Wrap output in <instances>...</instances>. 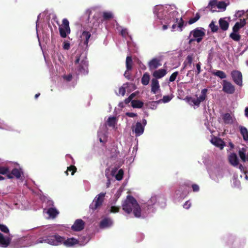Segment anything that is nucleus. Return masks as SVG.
<instances>
[{"label": "nucleus", "mask_w": 248, "mask_h": 248, "mask_svg": "<svg viewBox=\"0 0 248 248\" xmlns=\"http://www.w3.org/2000/svg\"><path fill=\"white\" fill-rule=\"evenodd\" d=\"M154 25L163 31L171 28V31H181L184 21L174 5H156L153 8Z\"/></svg>", "instance_id": "1"}, {"label": "nucleus", "mask_w": 248, "mask_h": 248, "mask_svg": "<svg viewBox=\"0 0 248 248\" xmlns=\"http://www.w3.org/2000/svg\"><path fill=\"white\" fill-rule=\"evenodd\" d=\"M123 210L127 214L132 213L136 217L144 218L146 217V211L143 205L140 207L136 200L131 196H127L126 199L123 202Z\"/></svg>", "instance_id": "2"}, {"label": "nucleus", "mask_w": 248, "mask_h": 248, "mask_svg": "<svg viewBox=\"0 0 248 248\" xmlns=\"http://www.w3.org/2000/svg\"><path fill=\"white\" fill-rule=\"evenodd\" d=\"M63 240V236L56 233H51L39 238L34 244L46 243L53 246H59L62 245Z\"/></svg>", "instance_id": "3"}, {"label": "nucleus", "mask_w": 248, "mask_h": 248, "mask_svg": "<svg viewBox=\"0 0 248 248\" xmlns=\"http://www.w3.org/2000/svg\"><path fill=\"white\" fill-rule=\"evenodd\" d=\"M76 73L78 74H87L88 73V62L86 53H82L78 55L75 62Z\"/></svg>", "instance_id": "4"}, {"label": "nucleus", "mask_w": 248, "mask_h": 248, "mask_svg": "<svg viewBox=\"0 0 248 248\" xmlns=\"http://www.w3.org/2000/svg\"><path fill=\"white\" fill-rule=\"evenodd\" d=\"M205 36V30L202 27L196 28L190 32L189 36L192 38L189 40V44L193 41L200 43Z\"/></svg>", "instance_id": "5"}, {"label": "nucleus", "mask_w": 248, "mask_h": 248, "mask_svg": "<svg viewBox=\"0 0 248 248\" xmlns=\"http://www.w3.org/2000/svg\"><path fill=\"white\" fill-rule=\"evenodd\" d=\"M162 198L156 195H152L151 198L146 203L143 204V208H145V211H146V217L151 214L154 213L155 211L154 206Z\"/></svg>", "instance_id": "6"}, {"label": "nucleus", "mask_w": 248, "mask_h": 248, "mask_svg": "<svg viewBox=\"0 0 248 248\" xmlns=\"http://www.w3.org/2000/svg\"><path fill=\"white\" fill-rule=\"evenodd\" d=\"M106 193L102 192L96 195L90 205V209L94 210L99 207L102 204Z\"/></svg>", "instance_id": "7"}, {"label": "nucleus", "mask_w": 248, "mask_h": 248, "mask_svg": "<svg viewBox=\"0 0 248 248\" xmlns=\"http://www.w3.org/2000/svg\"><path fill=\"white\" fill-rule=\"evenodd\" d=\"M47 207L44 209V212L47 213L51 218L55 217L59 214L58 211L53 207V202L47 200L46 202Z\"/></svg>", "instance_id": "8"}, {"label": "nucleus", "mask_w": 248, "mask_h": 248, "mask_svg": "<svg viewBox=\"0 0 248 248\" xmlns=\"http://www.w3.org/2000/svg\"><path fill=\"white\" fill-rule=\"evenodd\" d=\"M59 31L61 37L65 38L67 35L70 33V29L69 27V23L68 20L64 18L62 20V24L59 27Z\"/></svg>", "instance_id": "9"}, {"label": "nucleus", "mask_w": 248, "mask_h": 248, "mask_svg": "<svg viewBox=\"0 0 248 248\" xmlns=\"http://www.w3.org/2000/svg\"><path fill=\"white\" fill-rule=\"evenodd\" d=\"M222 86V91L226 93L233 94L235 92L234 86L226 80H223Z\"/></svg>", "instance_id": "10"}, {"label": "nucleus", "mask_w": 248, "mask_h": 248, "mask_svg": "<svg viewBox=\"0 0 248 248\" xmlns=\"http://www.w3.org/2000/svg\"><path fill=\"white\" fill-rule=\"evenodd\" d=\"M231 76L234 82L239 86L242 85V74L238 70H233L231 72Z\"/></svg>", "instance_id": "11"}, {"label": "nucleus", "mask_w": 248, "mask_h": 248, "mask_svg": "<svg viewBox=\"0 0 248 248\" xmlns=\"http://www.w3.org/2000/svg\"><path fill=\"white\" fill-rule=\"evenodd\" d=\"M98 138L100 142L106 141L107 138V127L105 125L101 126L98 132Z\"/></svg>", "instance_id": "12"}, {"label": "nucleus", "mask_w": 248, "mask_h": 248, "mask_svg": "<svg viewBox=\"0 0 248 248\" xmlns=\"http://www.w3.org/2000/svg\"><path fill=\"white\" fill-rule=\"evenodd\" d=\"M132 130L135 134L136 137H139L144 132V125H142L141 123L137 122L135 125L132 126Z\"/></svg>", "instance_id": "13"}, {"label": "nucleus", "mask_w": 248, "mask_h": 248, "mask_svg": "<svg viewBox=\"0 0 248 248\" xmlns=\"http://www.w3.org/2000/svg\"><path fill=\"white\" fill-rule=\"evenodd\" d=\"M91 37V33L88 31H83L80 36V43L88 46L89 40Z\"/></svg>", "instance_id": "14"}, {"label": "nucleus", "mask_w": 248, "mask_h": 248, "mask_svg": "<svg viewBox=\"0 0 248 248\" xmlns=\"http://www.w3.org/2000/svg\"><path fill=\"white\" fill-rule=\"evenodd\" d=\"M63 242L62 243V245H64L66 247H73L74 245L78 244L79 241L78 239L74 237L66 238L63 236Z\"/></svg>", "instance_id": "15"}, {"label": "nucleus", "mask_w": 248, "mask_h": 248, "mask_svg": "<svg viewBox=\"0 0 248 248\" xmlns=\"http://www.w3.org/2000/svg\"><path fill=\"white\" fill-rule=\"evenodd\" d=\"M161 65V59L154 58L148 62V66L150 70L155 69Z\"/></svg>", "instance_id": "16"}, {"label": "nucleus", "mask_w": 248, "mask_h": 248, "mask_svg": "<svg viewBox=\"0 0 248 248\" xmlns=\"http://www.w3.org/2000/svg\"><path fill=\"white\" fill-rule=\"evenodd\" d=\"M118 120L116 117L114 116H110L108 118L106 124L109 127H111L113 129L116 130L117 127Z\"/></svg>", "instance_id": "17"}, {"label": "nucleus", "mask_w": 248, "mask_h": 248, "mask_svg": "<svg viewBox=\"0 0 248 248\" xmlns=\"http://www.w3.org/2000/svg\"><path fill=\"white\" fill-rule=\"evenodd\" d=\"M151 92L154 94L157 93L160 91V85L157 79L152 78L151 80Z\"/></svg>", "instance_id": "18"}, {"label": "nucleus", "mask_w": 248, "mask_h": 248, "mask_svg": "<svg viewBox=\"0 0 248 248\" xmlns=\"http://www.w3.org/2000/svg\"><path fill=\"white\" fill-rule=\"evenodd\" d=\"M11 241V238L9 235H3L2 234L0 233V247H6L10 244Z\"/></svg>", "instance_id": "19"}, {"label": "nucleus", "mask_w": 248, "mask_h": 248, "mask_svg": "<svg viewBox=\"0 0 248 248\" xmlns=\"http://www.w3.org/2000/svg\"><path fill=\"white\" fill-rule=\"evenodd\" d=\"M211 142L221 150L223 149L225 146L224 142L220 138L217 137L213 138L211 140Z\"/></svg>", "instance_id": "20"}, {"label": "nucleus", "mask_w": 248, "mask_h": 248, "mask_svg": "<svg viewBox=\"0 0 248 248\" xmlns=\"http://www.w3.org/2000/svg\"><path fill=\"white\" fill-rule=\"evenodd\" d=\"M84 222L81 219H77L72 226V229L75 231H79L84 228Z\"/></svg>", "instance_id": "21"}, {"label": "nucleus", "mask_w": 248, "mask_h": 248, "mask_svg": "<svg viewBox=\"0 0 248 248\" xmlns=\"http://www.w3.org/2000/svg\"><path fill=\"white\" fill-rule=\"evenodd\" d=\"M22 174L23 172L21 169H14L11 172H10L8 174V178H12L15 177L18 179L21 177Z\"/></svg>", "instance_id": "22"}, {"label": "nucleus", "mask_w": 248, "mask_h": 248, "mask_svg": "<svg viewBox=\"0 0 248 248\" xmlns=\"http://www.w3.org/2000/svg\"><path fill=\"white\" fill-rule=\"evenodd\" d=\"M111 174L115 177L116 180L120 181L123 178L124 171L122 169L118 170V169H115L111 170Z\"/></svg>", "instance_id": "23"}, {"label": "nucleus", "mask_w": 248, "mask_h": 248, "mask_svg": "<svg viewBox=\"0 0 248 248\" xmlns=\"http://www.w3.org/2000/svg\"><path fill=\"white\" fill-rule=\"evenodd\" d=\"M166 70L164 68H161L154 71L153 73V76L155 78H154L157 79L163 78L166 75Z\"/></svg>", "instance_id": "24"}, {"label": "nucleus", "mask_w": 248, "mask_h": 248, "mask_svg": "<svg viewBox=\"0 0 248 248\" xmlns=\"http://www.w3.org/2000/svg\"><path fill=\"white\" fill-rule=\"evenodd\" d=\"M113 224V221L110 218H105L100 223V227L101 228L105 229L111 226Z\"/></svg>", "instance_id": "25"}, {"label": "nucleus", "mask_w": 248, "mask_h": 248, "mask_svg": "<svg viewBox=\"0 0 248 248\" xmlns=\"http://www.w3.org/2000/svg\"><path fill=\"white\" fill-rule=\"evenodd\" d=\"M246 24V19L245 18L240 19V22H237L232 28L233 32H238L239 30L243 27Z\"/></svg>", "instance_id": "26"}, {"label": "nucleus", "mask_w": 248, "mask_h": 248, "mask_svg": "<svg viewBox=\"0 0 248 248\" xmlns=\"http://www.w3.org/2000/svg\"><path fill=\"white\" fill-rule=\"evenodd\" d=\"M230 163L233 166H236L238 165V159L237 155L235 153H232L228 157Z\"/></svg>", "instance_id": "27"}, {"label": "nucleus", "mask_w": 248, "mask_h": 248, "mask_svg": "<svg viewBox=\"0 0 248 248\" xmlns=\"http://www.w3.org/2000/svg\"><path fill=\"white\" fill-rule=\"evenodd\" d=\"M220 28L223 31H227L229 26V22L224 18H220L218 20Z\"/></svg>", "instance_id": "28"}, {"label": "nucleus", "mask_w": 248, "mask_h": 248, "mask_svg": "<svg viewBox=\"0 0 248 248\" xmlns=\"http://www.w3.org/2000/svg\"><path fill=\"white\" fill-rule=\"evenodd\" d=\"M187 102L191 106L197 107H199L201 103L197 97L195 98L192 97H187Z\"/></svg>", "instance_id": "29"}, {"label": "nucleus", "mask_w": 248, "mask_h": 248, "mask_svg": "<svg viewBox=\"0 0 248 248\" xmlns=\"http://www.w3.org/2000/svg\"><path fill=\"white\" fill-rule=\"evenodd\" d=\"M132 60L131 57L130 56H127L126 59V66L127 71L125 72L124 74V76L129 78L128 76L127 75V71L130 70L132 69Z\"/></svg>", "instance_id": "30"}, {"label": "nucleus", "mask_w": 248, "mask_h": 248, "mask_svg": "<svg viewBox=\"0 0 248 248\" xmlns=\"http://www.w3.org/2000/svg\"><path fill=\"white\" fill-rule=\"evenodd\" d=\"M222 119L225 124H232L233 123L232 118L229 113H226L223 114L222 116Z\"/></svg>", "instance_id": "31"}, {"label": "nucleus", "mask_w": 248, "mask_h": 248, "mask_svg": "<svg viewBox=\"0 0 248 248\" xmlns=\"http://www.w3.org/2000/svg\"><path fill=\"white\" fill-rule=\"evenodd\" d=\"M240 131L242 135L243 139L245 141L248 140V129L243 126H240Z\"/></svg>", "instance_id": "32"}, {"label": "nucleus", "mask_w": 248, "mask_h": 248, "mask_svg": "<svg viewBox=\"0 0 248 248\" xmlns=\"http://www.w3.org/2000/svg\"><path fill=\"white\" fill-rule=\"evenodd\" d=\"M208 89L204 88L202 89L201 92V95L199 97H197L201 102L205 100L207 97Z\"/></svg>", "instance_id": "33"}, {"label": "nucleus", "mask_w": 248, "mask_h": 248, "mask_svg": "<svg viewBox=\"0 0 248 248\" xmlns=\"http://www.w3.org/2000/svg\"><path fill=\"white\" fill-rule=\"evenodd\" d=\"M186 197L185 192H182L180 190H177L175 195V200L176 202H179Z\"/></svg>", "instance_id": "34"}, {"label": "nucleus", "mask_w": 248, "mask_h": 248, "mask_svg": "<svg viewBox=\"0 0 248 248\" xmlns=\"http://www.w3.org/2000/svg\"><path fill=\"white\" fill-rule=\"evenodd\" d=\"M217 0H211L207 6V8L210 9V11L212 12L216 11L214 9L216 7H217Z\"/></svg>", "instance_id": "35"}, {"label": "nucleus", "mask_w": 248, "mask_h": 248, "mask_svg": "<svg viewBox=\"0 0 248 248\" xmlns=\"http://www.w3.org/2000/svg\"><path fill=\"white\" fill-rule=\"evenodd\" d=\"M150 79V77L148 73H145L143 74L141 81L143 85H147L149 84Z\"/></svg>", "instance_id": "36"}, {"label": "nucleus", "mask_w": 248, "mask_h": 248, "mask_svg": "<svg viewBox=\"0 0 248 248\" xmlns=\"http://www.w3.org/2000/svg\"><path fill=\"white\" fill-rule=\"evenodd\" d=\"M143 103L138 100H133L131 101V106L134 108H141Z\"/></svg>", "instance_id": "37"}, {"label": "nucleus", "mask_w": 248, "mask_h": 248, "mask_svg": "<svg viewBox=\"0 0 248 248\" xmlns=\"http://www.w3.org/2000/svg\"><path fill=\"white\" fill-rule=\"evenodd\" d=\"M0 129L7 130H12V127L0 119Z\"/></svg>", "instance_id": "38"}, {"label": "nucleus", "mask_w": 248, "mask_h": 248, "mask_svg": "<svg viewBox=\"0 0 248 248\" xmlns=\"http://www.w3.org/2000/svg\"><path fill=\"white\" fill-rule=\"evenodd\" d=\"M212 74L221 79L225 78L227 77L226 74L223 71L220 70H217L216 71L213 72Z\"/></svg>", "instance_id": "39"}, {"label": "nucleus", "mask_w": 248, "mask_h": 248, "mask_svg": "<svg viewBox=\"0 0 248 248\" xmlns=\"http://www.w3.org/2000/svg\"><path fill=\"white\" fill-rule=\"evenodd\" d=\"M89 240L90 237L89 236H83L78 240L79 241L78 244L80 245L83 246L87 244Z\"/></svg>", "instance_id": "40"}, {"label": "nucleus", "mask_w": 248, "mask_h": 248, "mask_svg": "<svg viewBox=\"0 0 248 248\" xmlns=\"http://www.w3.org/2000/svg\"><path fill=\"white\" fill-rule=\"evenodd\" d=\"M237 32H232L230 34V37L235 41H239L241 39V35L237 33Z\"/></svg>", "instance_id": "41"}, {"label": "nucleus", "mask_w": 248, "mask_h": 248, "mask_svg": "<svg viewBox=\"0 0 248 248\" xmlns=\"http://www.w3.org/2000/svg\"><path fill=\"white\" fill-rule=\"evenodd\" d=\"M246 151V150L244 148H243L241 150H240L238 152L239 155L243 162H245L247 160L245 154Z\"/></svg>", "instance_id": "42"}, {"label": "nucleus", "mask_w": 248, "mask_h": 248, "mask_svg": "<svg viewBox=\"0 0 248 248\" xmlns=\"http://www.w3.org/2000/svg\"><path fill=\"white\" fill-rule=\"evenodd\" d=\"M209 27L210 28L211 31L212 32H216L218 30V27L217 25H215V22L213 20L211 21V22L209 25Z\"/></svg>", "instance_id": "43"}, {"label": "nucleus", "mask_w": 248, "mask_h": 248, "mask_svg": "<svg viewBox=\"0 0 248 248\" xmlns=\"http://www.w3.org/2000/svg\"><path fill=\"white\" fill-rule=\"evenodd\" d=\"M103 17L104 19H109L113 18V15L111 12H104L103 13Z\"/></svg>", "instance_id": "44"}, {"label": "nucleus", "mask_w": 248, "mask_h": 248, "mask_svg": "<svg viewBox=\"0 0 248 248\" xmlns=\"http://www.w3.org/2000/svg\"><path fill=\"white\" fill-rule=\"evenodd\" d=\"M172 98V96L171 95H165L163 96L162 99L159 100L158 102L166 103L170 102Z\"/></svg>", "instance_id": "45"}, {"label": "nucleus", "mask_w": 248, "mask_h": 248, "mask_svg": "<svg viewBox=\"0 0 248 248\" xmlns=\"http://www.w3.org/2000/svg\"><path fill=\"white\" fill-rule=\"evenodd\" d=\"M10 170L9 168L6 167H0V174H6L8 177V174L9 173Z\"/></svg>", "instance_id": "46"}, {"label": "nucleus", "mask_w": 248, "mask_h": 248, "mask_svg": "<svg viewBox=\"0 0 248 248\" xmlns=\"http://www.w3.org/2000/svg\"><path fill=\"white\" fill-rule=\"evenodd\" d=\"M226 7H227V4L224 1H218V2L217 1V7L218 9H222L223 11H224L226 10Z\"/></svg>", "instance_id": "47"}, {"label": "nucleus", "mask_w": 248, "mask_h": 248, "mask_svg": "<svg viewBox=\"0 0 248 248\" xmlns=\"http://www.w3.org/2000/svg\"><path fill=\"white\" fill-rule=\"evenodd\" d=\"M200 18V15L199 13H197L194 17L190 18L188 23L189 24H192L198 21Z\"/></svg>", "instance_id": "48"}, {"label": "nucleus", "mask_w": 248, "mask_h": 248, "mask_svg": "<svg viewBox=\"0 0 248 248\" xmlns=\"http://www.w3.org/2000/svg\"><path fill=\"white\" fill-rule=\"evenodd\" d=\"M76 170H77V169L75 166H74L73 165H71L70 167L67 168V170L65 171V173L66 174V175H68V171H71V175H74V173L76 172Z\"/></svg>", "instance_id": "49"}, {"label": "nucleus", "mask_w": 248, "mask_h": 248, "mask_svg": "<svg viewBox=\"0 0 248 248\" xmlns=\"http://www.w3.org/2000/svg\"><path fill=\"white\" fill-rule=\"evenodd\" d=\"M0 230L4 232V233H6V234H7V235H9V230L8 228V227L4 225H3V224H0Z\"/></svg>", "instance_id": "50"}, {"label": "nucleus", "mask_w": 248, "mask_h": 248, "mask_svg": "<svg viewBox=\"0 0 248 248\" xmlns=\"http://www.w3.org/2000/svg\"><path fill=\"white\" fill-rule=\"evenodd\" d=\"M128 84H124L123 86L120 88L119 90V93L120 94H121L122 96H124L125 93V88L127 87Z\"/></svg>", "instance_id": "51"}, {"label": "nucleus", "mask_w": 248, "mask_h": 248, "mask_svg": "<svg viewBox=\"0 0 248 248\" xmlns=\"http://www.w3.org/2000/svg\"><path fill=\"white\" fill-rule=\"evenodd\" d=\"M119 207H117L115 206H111L109 209L108 210V212L112 213H117L119 211Z\"/></svg>", "instance_id": "52"}, {"label": "nucleus", "mask_w": 248, "mask_h": 248, "mask_svg": "<svg viewBox=\"0 0 248 248\" xmlns=\"http://www.w3.org/2000/svg\"><path fill=\"white\" fill-rule=\"evenodd\" d=\"M63 78L66 81H70L72 79V75L71 74H69L67 75H64Z\"/></svg>", "instance_id": "53"}, {"label": "nucleus", "mask_w": 248, "mask_h": 248, "mask_svg": "<svg viewBox=\"0 0 248 248\" xmlns=\"http://www.w3.org/2000/svg\"><path fill=\"white\" fill-rule=\"evenodd\" d=\"M184 92L182 90H178V98L181 99L185 100V98L183 97Z\"/></svg>", "instance_id": "54"}, {"label": "nucleus", "mask_w": 248, "mask_h": 248, "mask_svg": "<svg viewBox=\"0 0 248 248\" xmlns=\"http://www.w3.org/2000/svg\"><path fill=\"white\" fill-rule=\"evenodd\" d=\"M159 103V102H158V101L152 102L150 106V108L152 109H155L157 107V104Z\"/></svg>", "instance_id": "55"}, {"label": "nucleus", "mask_w": 248, "mask_h": 248, "mask_svg": "<svg viewBox=\"0 0 248 248\" xmlns=\"http://www.w3.org/2000/svg\"><path fill=\"white\" fill-rule=\"evenodd\" d=\"M178 75V73L177 72H174L173 73L170 77V82H172L173 81H174L176 78V77Z\"/></svg>", "instance_id": "56"}, {"label": "nucleus", "mask_w": 248, "mask_h": 248, "mask_svg": "<svg viewBox=\"0 0 248 248\" xmlns=\"http://www.w3.org/2000/svg\"><path fill=\"white\" fill-rule=\"evenodd\" d=\"M121 35L125 37L127 35H128V31L126 29H123L121 30Z\"/></svg>", "instance_id": "57"}, {"label": "nucleus", "mask_w": 248, "mask_h": 248, "mask_svg": "<svg viewBox=\"0 0 248 248\" xmlns=\"http://www.w3.org/2000/svg\"><path fill=\"white\" fill-rule=\"evenodd\" d=\"M192 188L194 192H197L200 189L199 186L197 184H193L192 185Z\"/></svg>", "instance_id": "58"}, {"label": "nucleus", "mask_w": 248, "mask_h": 248, "mask_svg": "<svg viewBox=\"0 0 248 248\" xmlns=\"http://www.w3.org/2000/svg\"><path fill=\"white\" fill-rule=\"evenodd\" d=\"M63 49L68 50L70 48V44L68 42H64L63 46Z\"/></svg>", "instance_id": "59"}, {"label": "nucleus", "mask_w": 248, "mask_h": 248, "mask_svg": "<svg viewBox=\"0 0 248 248\" xmlns=\"http://www.w3.org/2000/svg\"><path fill=\"white\" fill-rule=\"evenodd\" d=\"M196 68H197V75H198L200 73L201 70V63L199 62L198 63L196 64Z\"/></svg>", "instance_id": "60"}, {"label": "nucleus", "mask_w": 248, "mask_h": 248, "mask_svg": "<svg viewBox=\"0 0 248 248\" xmlns=\"http://www.w3.org/2000/svg\"><path fill=\"white\" fill-rule=\"evenodd\" d=\"M122 192V190L121 188H120L117 191L115 195V197L118 199L121 196Z\"/></svg>", "instance_id": "61"}, {"label": "nucleus", "mask_w": 248, "mask_h": 248, "mask_svg": "<svg viewBox=\"0 0 248 248\" xmlns=\"http://www.w3.org/2000/svg\"><path fill=\"white\" fill-rule=\"evenodd\" d=\"M192 62V58L190 56H187V64H191Z\"/></svg>", "instance_id": "62"}, {"label": "nucleus", "mask_w": 248, "mask_h": 248, "mask_svg": "<svg viewBox=\"0 0 248 248\" xmlns=\"http://www.w3.org/2000/svg\"><path fill=\"white\" fill-rule=\"evenodd\" d=\"M125 114L129 117H134L137 116L136 113L133 112H126Z\"/></svg>", "instance_id": "63"}, {"label": "nucleus", "mask_w": 248, "mask_h": 248, "mask_svg": "<svg viewBox=\"0 0 248 248\" xmlns=\"http://www.w3.org/2000/svg\"><path fill=\"white\" fill-rule=\"evenodd\" d=\"M245 115L248 118V107H246L245 109Z\"/></svg>", "instance_id": "64"}]
</instances>
